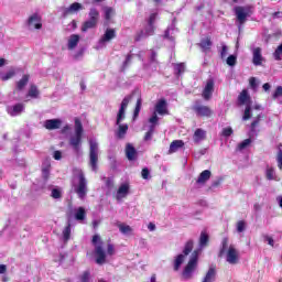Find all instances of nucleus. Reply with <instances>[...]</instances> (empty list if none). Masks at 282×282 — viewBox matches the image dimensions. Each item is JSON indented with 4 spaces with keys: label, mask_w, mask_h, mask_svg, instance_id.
<instances>
[{
    "label": "nucleus",
    "mask_w": 282,
    "mask_h": 282,
    "mask_svg": "<svg viewBox=\"0 0 282 282\" xmlns=\"http://www.w3.org/2000/svg\"><path fill=\"white\" fill-rule=\"evenodd\" d=\"M220 256L225 257V261L230 265H237L239 263V250L235 248V245L228 246V238L223 239Z\"/></svg>",
    "instance_id": "obj_3"
},
{
    "label": "nucleus",
    "mask_w": 282,
    "mask_h": 282,
    "mask_svg": "<svg viewBox=\"0 0 282 282\" xmlns=\"http://www.w3.org/2000/svg\"><path fill=\"white\" fill-rule=\"evenodd\" d=\"M130 186L129 183H122L116 194V199L117 202H121L129 195Z\"/></svg>",
    "instance_id": "obj_20"
},
{
    "label": "nucleus",
    "mask_w": 282,
    "mask_h": 282,
    "mask_svg": "<svg viewBox=\"0 0 282 282\" xmlns=\"http://www.w3.org/2000/svg\"><path fill=\"white\" fill-rule=\"evenodd\" d=\"M51 197H53V199H61V197H63V191L61 188H53Z\"/></svg>",
    "instance_id": "obj_43"
},
{
    "label": "nucleus",
    "mask_w": 282,
    "mask_h": 282,
    "mask_svg": "<svg viewBox=\"0 0 282 282\" xmlns=\"http://www.w3.org/2000/svg\"><path fill=\"white\" fill-rule=\"evenodd\" d=\"M265 177L269 181H274V182H280L281 178L279 176H276V171L274 170V167H270L268 166L265 170Z\"/></svg>",
    "instance_id": "obj_27"
},
{
    "label": "nucleus",
    "mask_w": 282,
    "mask_h": 282,
    "mask_svg": "<svg viewBox=\"0 0 282 282\" xmlns=\"http://www.w3.org/2000/svg\"><path fill=\"white\" fill-rule=\"evenodd\" d=\"M194 111L197 116H200L202 118H210L213 116V110L208 106H204L199 102H196L194 105Z\"/></svg>",
    "instance_id": "obj_15"
},
{
    "label": "nucleus",
    "mask_w": 282,
    "mask_h": 282,
    "mask_svg": "<svg viewBox=\"0 0 282 282\" xmlns=\"http://www.w3.org/2000/svg\"><path fill=\"white\" fill-rule=\"evenodd\" d=\"M281 97H282V86H278L273 94V98H281Z\"/></svg>",
    "instance_id": "obj_57"
},
{
    "label": "nucleus",
    "mask_w": 282,
    "mask_h": 282,
    "mask_svg": "<svg viewBox=\"0 0 282 282\" xmlns=\"http://www.w3.org/2000/svg\"><path fill=\"white\" fill-rule=\"evenodd\" d=\"M80 43V36L78 34H72L67 40V50H76Z\"/></svg>",
    "instance_id": "obj_23"
},
{
    "label": "nucleus",
    "mask_w": 282,
    "mask_h": 282,
    "mask_svg": "<svg viewBox=\"0 0 282 282\" xmlns=\"http://www.w3.org/2000/svg\"><path fill=\"white\" fill-rule=\"evenodd\" d=\"M212 45H213V42L208 37L202 40L199 43V46L202 47L203 52H206V50H210Z\"/></svg>",
    "instance_id": "obj_38"
},
{
    "label": "nucleus",
    "mask_w": 282,
    "mask_h": 282,
    "mask_svg": "<svg viewBox=\"0 0 282 282\" xmlns=\"http://www.w3.org/2000/svg\"><path fill=\"white\" fill-rule=\"evenodd\" d=\"M227 65H229V67H235V65H237V57L235 55H229L227 57Z\"/></svg>",
    "instance_id": "obj_48"
},
{
    "label": "nucleus",
    "mask_w": 282,
    "mask_h": 282,
    "mask_svg": "<svg viewBox=\"0 0 282 282\" xmlns=\"http://www.w3.org/2000/svg\"><path fill=\"white\" fill-rule=\"evenodd\" d=\"M252 6H236L234 8V13L236 15V25L241 30V26L246 24L248 18L252 17Z\"/></svg>",
    "instance_id": "obj_5"
},
{
    "label": "nucleus",
    "mask_w": 282,
    "mask_h": 282,
    "mask_svg": "<svg viewBox=\"0 0 282 282\" xmlns=\"http://www.w3.org/2000/svg\"><path fill=\"white\" fill-rule=\"evenodd\" d=\"M155 19H158V13L150 14L144 28L137 34L135 41H144L149 36H153L155 32Z\"/></svg>",
    "instance_id": "obj_6"
},
{
    "label": "nucleus",
    "mask_w": 282,
    "mask_h": 282,
    "mask_svg": "<svg viewBox=\"0 0 282 282\" xmlns=\"http://www.w3.org/2000/svg\"><path fill=\"white\" fill-rule=\"evenodd\" d=\"M67 131H72V127H69V124H66V126L62 129V133H67Z\"/></svg>",
    "instance_id": "obj_64"
},
{
    "label": "nucleus",
    "mask_w": 282,
    "mask_h": 282,
    "mask_svg": "<svg viewBox=\"0 0 282 282\" xmlns=\"http://www.w3.org/2000/svg\"><path fill=\"white\" fill-rule=\"evenodd\" d=\"M133 98L132 95H128L123 98L121 101L119 111L117 113V121L116 124L118 126V130L116 131V137L119 138V140H122L124 135H127V132L129 131V124L127 123H120L122 120H124V113L127 111V107H129V102H131V99Z\"/></svg>",
    "instance_id": "obj_1"
},
{
    "label": "nucleus",
    "mask_w": 282,
    "mask_h": 282,
    "mask_svg": "<svg viewBox=\"0 0 282 282\" xmlns=\"http://www.w3.org/2000/svg\"><path fill=\"white\" fill-rule=\"evenodd\" d=\"M217 279V271L215 268L210 267L205 276L203 278V282H215Z\"/></svg>",
    "instance_id": "obj_26"
},
{
    "label": "nucleus",
    "mask_w": 282,
    "mask_h": 282,
    "mask_svg": "<svg viewBox=\"0 0 282 282\" xmlns=\"http://www.w3.org/2000/svg\"><path fill=\"white\" fill-rule=\"evenodd\" d=\"M282 57V43L276 47L275 52L273 53V58L275 61H281Z\"/></svg>",
    "instance_id": "obj_45"
},
{
    "label": "nucleus",
    "mask_w": 282,
    "mask_h": 282,
    "mask_svg": "<svg viewBox=\"0 0 282 282\" xmlns=\"http://www.w3.org/2000/svg\"><path fill=\"white\" fill-rule=\"evenodd\" d=\"M25 107L23 106V104H18L14 106H10L8 107L7 111L9 113V116H21V113H23Z\"/></svg>",
    "instance_id": "obj_22"
},
{
    "label": "nucleus",
    "mask_w": 282,
    "mask_h": 282,
    "mask_svg": "<svg viewBox=\"0 0 282 282\" xmlns=\"http://www.w3.org/2000/svg\"><path fill=\"white\" fill-rule=\"evenodd\" d=\"M221 135H224V138H230V135H232V128L231 127L224 128Z\"/></svg>",
    "instance_id": "obj_49"
},
{
    "label": "nucleus",
    "mask_w": 282,
    "mask_h": 282,
    "mask_svg": "<svg viewBox=\"0 0 282 282\" xmlns=\"http://www.w3.org/2000/svg\"><path fill=\"white\" fill-rule=\"evenodd\" d=\"M237 232L241 234L246 230V221L239 220L236 225Z\"/></svg>",
    "instance_id": "obj_46"
},
{
    "label": "nucleus",
    "mask_w": 282,
    "mask_h": 282,
    "mask_svg": "<svg viewBox=\"0 0 282 282\" xmlns=\"http://www.w3.org/2000/svg\"><path fill=\"white\" fill-rule=\"evenodd\" d=\"M8 270V267H6V264H0V274H6Z\"/></svg>",
    "instance_id": "obj_62"
},
{
    "label": "nucleus",
    "mask_w": 282,
    "mask_h": 282,
    "mask_svg": "<svg viewBox=\"0 0 282 282\" xmlns=\"http://www.w3.org/2000/svg\"><path fill=\"white\" fill-rule=\"evenodd\" d=\"M251 144L252 139H246L238 144L237 151H246V149H248V147H250Z\"/></svg>",
    "instance_id": "obj_34"
},
{
    "label": "nucleus",
    "mask_w": 282,
    "mask_h": 282,
    "mask_svg": "<svg viewBox=\"0 0 282 282\" xmlns=\"http://www.w3.org/2000/svg\"><path fill=\"white\" fill-rule=\"evenodd\" d=\"M83 54H84V51H83V50H80L78 53H76V54L74 55L75 61H78V59L83 58Z\"/></svg>",
    "instance_id": "obj_61"
},
{
    "label": "nucleus",
    "mask_w": 282,
    "mask_h": 282,
    "mask_svg": "<svg viewBox=\"0 0 282 282\" xmlns=\"http://www.w3.org/2000/svg\"><path fill=\"white\" fill-rule=\"evenodd\" d=\"M62 124H63V120L61 119H48L43 122L44 129H47L48 131L61 129Z\"/></svg>",
    "instance_id": "obj_19"
},
{
    "label": "nucleus",
    "mask_w": 282,
    "mask_h": 282,
    "mask_svg": "<svg viewBox=\"0 0 282 282\" xmlns=\"http://www.w3.org/2000/svg\"><path fill=\"white\" fill-rule=\"evenodd\" d=\"M119 230L122 235H131L133 229H131V226L121 224L119 225Z\"/></svg>",
    "instance_id": "obj_41"
},
{
    "label": "nucleus",
    "mask_w": 282,
    "mask_h": 282,
    "mask_svg": "<svg viewBox=\"0 0 282 282\" xmlns=\"http://www.w3.org/2000/svg\"><path fill=\"white\" fill-rule=\"evenodd\" d=\"M249 85H250L251 89L257 91V87H259V83H257V78L256 77H251L249 79Z\"/></svg>",
    "instance_id": "obj_51"
},
{
    "label": "nucleus",
    "mask_w": 282,
    "mask_h": 282,
    "mask_svg": "<svg viewBox=\"0 0 282 282\" xmlns=\"http://www.w3.org/2000/svg\"><path fill=\"white\" fill-rule=\"evenodd\" d=\"M83 9V4L75 2L70 4L68 8L65 9V14H76V12L80 11Z\"/></svg>",
    "instance_id": "obj_29"
},
{
    "label": "nucleus",
    "mask_w": 282,
    "mask_h": 282,
    "mask_svg": "<svg viewBox=\"0 0 282 282\" xmlns=\"http://www.w3.org/2000/svg\"><path fill=\"white\" fill-rule=\"evenodd\" d=\"M28 83H30V75H23L22 78L17 83V91H23V89H25L28 86Z\"/></svg>",
    "instance_id": "obj_25"
},
{
    "label": "nucleus",
    "mask_w": 282,
    "mask_h": 282,
    "mask_svg": "<svg viewBox=\"0 0 282 282\" xmlns=\"http://www.w3.org/2000/svg\"><path fill=\"white\" fill-rule=\"evenodd\" d=\"M28 28H29V30H41V28H43V22L41 20V15H39L37 13H33L28 19Z\"/></svg>",
    "instance_id": "obj_16"
},
{
    "label": "nucleus",
    "mask_w": 282,
    "mask_h": 282,
    "mask_svg": "<svg viewBox=\"0 0 282 282\" xmlns=\"http://www.w3.org/2000/svg\"><path fill=\"white\" fill-rule=\"evenodd\" d=\"M159 120H160V118H158V113L153 112V115L149 119V122H150L151 127H153V129H155V124H158Z\"/></svg>",
    "instance_id": "obj_47"
},
{
    "label": "nucleus",
    "mask_w": 282,
    "mask_h": 282,
    "mask_svg": "<svg viewBox=\"0 0 282 282\" xmlns=\"http://www.w3.org/2000/svg\"><path fill=\"white\" fill-rule=\"evenodd\" d=\"M100 18V13L96 9H90L89 11V20H87L83 26L82 32H87V30H91L98 25V19Z\"/></svg>",
    "instance_id": "obj_10"
},
{
    "label": "nucleus",
    "mask_w": 282,
    "mask_h": 282,
    "mask_svg": "<svg viewBox=\"0 0 282 282\" xmlns=\"http://www.w3.org/2000/svg\"><path fill=\"white\" fill-rule=\"evenodd\" d=\"M50 161H45L42 164V177L45 182L50 178Z\"/></svg>",
    "instance_id": "obj_32"
},
{
    "label": "nucleus",
    "mask_w": 282,
    "mask_h": 282,
    "mask_svg": "<svg viewBox=\"0 0 282 282\" xmlns=\"http://www.w3.org/2000/svg\"><path fill=\"white\" fill-rule=\"evenodd\" d=\"M73 187L79 199H83L87 195V180L83 170H74Z\"/></svg>",
    "instance_id": "obj_4"
},
{
    "label": "nucleus",
    "mask_w": 282,
    "mask_h": 282,
    "mask_svg": "<svg viewBox=\"0 0 282 282\" xmlns=\"http://www.w3.org/2000/svg\"><path fill=\"white\" fill-rule=\"evenodd\" d=\"M207 243H208V235L206 231H202L199 237V248H206Z\"/></svg>",
    "instance_id": "obj_36"
},
{
    "label": "nucleus",
    "mask_w": 282,
    "mask_h": 282,
    "mask_svg": "<svg viewBox=\"0 0 282 282\" xmlns=\"http://www.w3.org/2000/svg\"><path fill=\"white\" fill-rule=\"evenodd\" d=\"M141 109H142V98H139L137 100V105H135V108H134L133 120H135V118H138V116H140Z\"/></svg>",
    "instance_id": "obj_40"
},
{
    "label": "nucleus",
    "mask_w": 282,
    "mask_h": 282,
    "mask_svg": "<svg viewBox=\"0 0 282 282\" xmlns=\"http://www.w3.org/2000/svg\"><path fill=\"white\" fill-rule=\"evenodd\" d=\"M193 240H188L185 243V247L183 249V253H180L178 256L175 257L174 259V270L177 272V270H180V268H182V263H184V261H186V257H188V254H191L192 250H193Z\"/></svg>",
    "instance_id": "obj_8"
},
{
    "label": "nucleus",
    "mask_w": 282,
    "mask_h": 282,
    "mask_svg": "<svg viewBox=\"0 0 282 282\" xmlns=\"http://www.w3.org/2000/svg\"><path fill=\"white\" fill-rule=\"evenodd\" d=\"M15 75H17V69L14 67H11L6 74H1L0 78L1 80H10V78H14Z\"/></svg>",
    "instance_id": "obj_33"
},
{
    "label": "nucleus",
    "mask_w": 282,
    "mask_h": 282,
    "mask_svg": "<svg viewBox=\"0 0 282 282\" xmlns=\"http://www.w3.org/2000/svg\"><path fill=\"white\" fill-rule=\"evenodd\" d=\"M53 158L54 160H61L63 158V153L61 151H55Z\"/></svg>",
    "instance_id": "obj_60"
},
{
    "label": "nucleus",
    "mask_w": 282,
    "mask_h": 282,
    "mask_svg": "<svg viewBox=\"0 0 282 282\" xmlns=\"http://www.w3.org/2000/svg\"><path fill=\"white\" fill-rule=\"evenodd\" d=\"M250 118H252L251 109L250 106H247L242 120H250Z\"/></svg>",
    "instance_id": "obj_50"
},
{
    "label": "nucleus",
    "mask_w": 282,
    "mask_h": 282,
    "mask_svg": "<svg viewBox=\"0 0 282 282\" xmlns=\"http://www.w3.org/2000/svg\"><path fill=\"white\" fill-rule=\"evenodd\" d=\"M251 54H252V64L256 67H261L263 63H265V57H263V50L259 46H251Z\"/></svg>",
    "instance_id": "obj_11"
},
{
    "label": "nucleus",
    "mask_w": 282,
    "mask_h": 282,
    "mask_svg": "<svg viewBox=\"0 0 282 282\" xmlns=\"http://www.w3.org/2000/svg\"><path fill=\"white\" fill-rule=\"evenodd\" d=\"M141 177L143 180H150L151 178V172H149L148 167H144L141 172Z\"/></svg>",
    "instance_id": "obj_53"
},
{
    "label": "nucleus",
    "mask_w": 282,
    "mask_h": 282,
    "mask_svg": "<svg viewBox=\"0 0 282 282\" xmlns=\"http://www.w3.org/2000/svg\"><path fill=\"white\" fill-rule=\"evenodd\" d=\"M186 69V65L184 63L175 64L174 65V72L180 76V74H184Z\"/></svg>",
    "instance_id": "obj_42"
},
{
    "label": "nucleus",
    "mask_w": 282,
    "mask_h": 282,
    "mask_svg": "<svg viewBox=\"0 0 282 282\" xmlns=\"http://www.w3.org/2000/svg\"><path fill=\"white\" fill-rule=\"evenodd\" d=\"M154 113H158L159 116H169V108L165 99H160L156 102Z\"/></svg>",
    "instance_id": "obj_18"
},
{
    "label": "nucleus",
    "mask_w": 282,
    "mask_h": 282,
    "mask_svg": "<svg viewBox=\"0 0 282 282\" xmlns=\"http://www.w3.org/2000/svg\"><path fill=\"white\" fill-rule=\"evenodd\" d=\"M213 91H215V80L208 79L203 90L204 100H210L213 98Z\"/></svg>",
    "instance_id": "obj_17"
},
{
    "label": "nucleus",
    "mask_w": 282,
    "mask_h": 282,
    "mask_svg": "<svg viewBox=\"0 0 282 282\" xmlns=\"http://www.w3.org/2000/svg\"><path fill=\"white\" fill-rule=\"evenodd\" d=\"M264 241H267V243H268L269 246H271L272 248H274V239H273L272 237L265 236V237H264Z\"/></svg>",
    "instance_id": "obj_58"
},
{
    "label": "nucleus",
    "mask_w": 282,
    "mask_h": 282,
    "mask_svg": "<svg viewBox=\"0 0 282 282\" xmlns=\"http://www.w3.org/2000/svg\"><path fill=\"white\" fill-rule=\"evenodd\" d=\"M228 56V46L226 44H223L221 51H220V58H226Z\"/></svg>",
    "instance_id": "obj_56"
},
{
    "label": "nucleus",
    "mask_w": 282,
    "mask_h": 282,
    "mask_svg": "<svg viewBox=\"0 0 282 282\" xmlns=\"http://www.w3.org/2000/svg\"><path fill=\"white\" fill-rule=\"evenodd\" d=\"M26 96L28 98H39V88L35 85H31Z\"/></svg>",
    "instance_id": "obj_37"
},
{
    "label": "nucleus",
    "mask_w": 282,
    "mask_h": 282,
    "mask_svg": "<svg viewBox=\"0 0 282 282\" xmlns=\"http://www.w3.org/2000/svg\"><path fill=\"white\" fill-rule=\"evenodd\" d=\"M276 162H278V167L280 171H282V150L279 149L278 154H276Z\"/></svg>",
    "instance_id": "obj_52"
},
{
    "label": "nucleus",
    "mask_w": 282,
    "mask_h": 282,
    "mask_svg": "<svg viewBox=\"0 0 282 282\" xmlns=\"http://www.w3.org/2000/svg\"><path fill=\"white\" fill-rule=\"evenodd\" d=\"M72 235V224L68 225L63 230L64 241H69V237Z\"/></svg>",
    "instance_id": "obj_39"
},
{
    "label": "nucleus",
    "mask_w": 282,
    "mask_h": 282,
    "mask_svg": "<svg viewBox=\"0 0 282 282\" xmlns=\"http://www.w3.org/2000/svg\"><path fill=\"white\" fill-rule=\"evenodd\" d=\"M177 35V28H175V23H172L164 33V39L171 41L172 45H175V36Z\"/></svg>",
    "instance_id": "obj_21"
},
{
    "label": "nucleus",
    "mask_w": 282,
    "mask_h": 282,
    "mask_svg": "<svg viewBox=\"0 0 282 282\" xmlns=\"http://www.w3.org/2000/svg\"><path fill=\"white\" fill-rule=\"evenodd\" d=\"M195 268H197V251L192 253V257L183 271L184 279H191L193 272H195Z\"/></svg>",
    "instance_id": "obj_12"
},
{
    "label": "nucleus",
    "mask_w": 282,
    "mask_h": 282,
    "mask_svg": "<svg viewBox=\"0 0 282 282\" xmlns=\"http://www.w3.org/2000/svg\"><path fill=\"white\" fill-rule=\"evenodd\" d=\"M83 123L80 122V119L76 118L74 133L70 134L68 139L69 145L76 155H80L83 150Z\"/></svg>",
    "instance_id": "obj_2"
},
{
    "label": "nucleus",
    "mask_w": 282,
    "mask_h": 282,
    "mask_svg": "<svg viewBox=\"0 0 282 282\" xmlns=\"http://www.w3.org/2000/svg\"><path fill=\"white\" fill-rule=\"evenodd\" d=\"M112 39H116V30L107 29L105 34L98 41L96 50H102L104 47H107V43H109V41H112Z\"/></svg>",
    "instance_id": "obj_13"
},
{
    "label": "nucleus",
    "mask_w": 282,
    "mask_h": 282,
    "mask_svg": "<svg viewBox=\"0 0 282 282\" xmlns=\"http://www.w3.org/2000/svg\"><path fill=\"white\" fill-rule=\"evenodd\" d=\"M89 164L91 166V171H98V142L95 139L89 140Z\"/></svg>",
    "instance_id": "obj_9"
},
{
    "label": "nucleus",
    "mask_w": 282,
    "mask_h": 282,
    "mask_svg": "<svg viewBox=\"0 0 282 282\" xmlns=\"http://www.w3.org/2000/svg\"><path fill=\"white\" fill-rule=\"evenodd\" d=\"M261 120V115H258L257 119L252 121L251 123V132L250 135H252V133H254V128L259 124V121Z\"/></svg>",
    "instance_id": "obj_54"
},
{
    "label": "nucleus",
    "mask_w": 282,
    "mask_h": 282,
    "mask_svg": "<svg viewBox=\"0 0 282 282\" xmlns=\"http://www.w3.org/2000/svg\"><path fill=\"white\" fill-rule=\"evenodd\" d=\"M148 229L150 230V232H153V231L155 230V224L150 223V224L148 225Z\"/></svg>",
    "instance_id": "obj_63"
},
{
    "label": "nucleus",
    "mask_w": 282,
    "mask_h": 282,
    "mask_svg": "<svg viewBox=\"0 0 282 282\" xmlns=\"http://www.w3.org/2000/svg\"><path fill=\"white\" fill-rule=\"evenodd\" d=\"M68 217L70 219H75L76 221H79V224H83V221L87 219V210L85 209V207L72 208L68 214Z\"/></svg>",
    "instance_id": "obj_14"
},
{
    "label": "nucleus",
    "mask_w": 282,
    "mask_h": 282,
    "mask_svg": "<svg viewBox=\"0 0 282 282\" xmlns=\"http://www.w3.org/2000/svg\"><path fill=\"white\" fill-rule=\"evenodd\" d=\"M126 155L128 160L132 161L135 160V155H138V152L135 151V148H133V145L128 144L126 148Z\"/></svg>",
    "instance_id": "obj_31"
},
{
    "label": "nucleus",
    "mask_w": 282,
    "mask_h": 282,
    "mask_svg": "<svg viewBox=\"0 0 282 282\" xmlns=\"http://www.w3.org/2000/svg\"><path fill=\"white\" fill-rule=\"evenodd\" d=\"M104 11H105L106 21H109V19H111V17H113V14L116 12V11H113V8H109V7L104 8Z\"/></svg>",
    "instance_id": "obj_44"
},
{
    "label": "nucleus",
    "mask_w": 282,
    "mask_h": 282,
    "mask_svg": "<svg viewBox=\"0 0 282 282\" xmlns=\"http://www.w3.org/2000/svg\"><path fill=\"white\" fill-rule=\"evenodd\" d=\"M153 131H155V128L153 126H150L149 131L145 133L144 140L149 141L151 138H153Z\"/></svg>",
    "instance_id": "obj_55"
},
{
    "label": "nucleus",
    "mask_w": 282,
    "mask_h": 282,
    "mask_svg": "<svg viewBox=\"0 0 282 282\" xmlns=\"http://www.w3.org/2000/svg\"><path fill=\"white\" fill-rule=\"evenodd\" d=\"M250 100V95H248V90H242L238 97V101L240 105H246Z\"/></svg>",
    "instance_id": "obj_35"
},
{
    "label": "nucleus",
    "mask_w": 282,
    "mask_h": 282,
    "mask_svg": "<svg viewBox=\"0 0 282 282\" xmlns=\"http://www.w3.org/2000/svg\"><path fill=\"white\" fill-rule=\"evenodd\" d=\"M183 147H184V141H182V140H174L170 144V153H177V151H180V149H182Z\"/></svg>",
    "instance_id": "obj_30"
},
{
    "label": "nucleus",
    "mask_w": 282,
    "mask_h": 282,
    "mask_svg": "<svg viewBox=\"0 0 282 282\" xmlns=\"http://www.w3.org/2000/svg\"><path fill=\"white\" fill-rule=\"evenodd\" d=\"M93 246H95V254H96V263L98 265H102L105 261H107V254L105 253V249H102V240L99 235H95L93 237Z\"/></svg>",
    "instance_id": "obj_7"
},
{
    "label": "nucleus",
    "mask_w": 282,
    "mask_h": 282,
    "mask_svg": "<svg viewBox=\"0 0 282 282\" xmlns=\"http://www.w3.org/2000/svg\"><path fill=\"white\" fill-rule=\"evenodd\" d=\"M113 252H116V249H115L113 245L109 243L108 248H107V254H109L111 257L113 254Z\"/></svg>",
    "instance_id": "obj_59"
},
{
    "label": "nucleus",
    "mask_w": 282,
    "mask_h": 282,
    "mask_svg": "<svg viewBox=\"0 0 282 282\" xmlns=\"http://www.w3.org/2000/svg\"><path fill=\"white\" fill-rule=\"evenodd\" d=\"M193 140L196 144H199V142H203V140H206V131L203 129H197L194 132Z\"/></svg>",
    "instance_id": "obj_28"
},
{
    "label": "nucleus",
    "mask_w": 282,
    "mask_h": 282,
    "mask_svg": "<svg viewBox=\"0 0 282 282\" xmlns=\"http://www.w3.org/2000/svg\"><path fill=\"white\" fill-rule=\"evenodd\" d=\"M210 170H205L203 171L198 178L196 180V184H198L199 186H204V184H206V182H208V180H210Z\"/></svg>",
    "instance_id": "obj_24"
}]
</instances>
